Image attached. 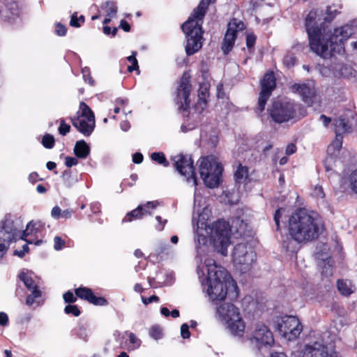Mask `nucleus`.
Returning <instances> with one entry per match:
<instances>
[{"label": "nucleus", "mask_w": 357, "mask_h": 357, "mask_svg": "<svg viewBox=\"0 0 357 357\" xmlns=\"http://www.w3.org/2000/svg\"><path fill=\"white\" fill-rule=\"evenodd\" d=\"M324 23V14L319 10H310L305 18L310 49L326 59L331 57L333 52H343L344 42L354 31L351 26L347 24L326 32Z\"/></svg>", "instance_id": "f257e3e1"}, {"label": "nucleus", "mask_w": 357, "mask_h": 357, "mask_svg": "<svg viewBox=\"0 0 357 357\" xmlns=\"http://www.w3.org/2000/svg\"><path fill=\"white\" fill-rule=\"evenodd\" d=\"M197 275L204 289L212 301H222L227 294L229 286L236 289V283L222 266L212 258L200 259L197 264Z\"/></svg>", "instance_id": "f03ea898"}, {"label": "nucleus", "mask_w": 357, "mask_h": 357, "mask_svg": "<svg viewBox=\"0 0 357 357\" xmlns=\"http://www.w3.org/2000/svg\"><path fill=\"white\" fill-rule=\"evenodd\" d=\"M324 225L316 214L305 209L295 211L289 220L290 236L298 243H306L318 238Z\"/></svg>", "instance_id": "7ed1b4c3"}, {"label": "nucleus", "mask_w": 357, "mask_h": 357, "mask_svg": "<svg viewBox=\"0 0 357 357\" xmlns=\"http://www.w3.org/2000/svg\"><path fill=\"white\" fill-rule=\"evenodd\" d=\"M217 314L231 334L243 336L245 325L238 307L232 303H225L217 307Z\"/></svg>", "instance_id": "20e7f679"}, {"label": "nucleus", "mask_w": 357, "mask_h": 357, "mask_svg": "<svg viewBox=\"0 0 357 357\" xmlns=\"http://www.w3.org/2000/svg\"><path fill=\"white\" fill-rule=\"evenodd\" d=\"M216 250L223 256L227 255V247L230 244V229L229 224L223 220H218L206 228Z\"/></svg>", "instance_id": "39448f33"}, {"label": "nucleus", "mask_w": 357, "mask_h": 357, "mask_svg": "<svg viewBox=\"0 0 357 357\" xmlns=\"http://www.w3.org/2000/svg\"><path fill=\"white\" fill-rule=\"evenodd\" d=\"M222 167L213 155L202 158L199 164V174L205 185L211 188L219 185Z\"/></svg>", "instance_id": "423d86ee"}, {"label": "nucleus", "mask_w": 357, "mask_h": 357, "mask_svg": "<svg viewBox=\"0 0 357 357\" xmlns=\"http://www.w3.org/2000/svg\"><path fill=\"white\" fill-rule=\"evenodd\" d=\"M232 259L236 270L245 273L251 269L252 265L256 261V254L252 246L240 243L234 247Z\"/></svg>", "instance_id": "0eeeda50"}, {"label": "nucleus", "mask_w": 357, "mask_h": 357, "mask_svg": "<svg viewBox=\"0 0 357 357\" xmlns=\"http://www.w3.org/2000/svg\"><path fill=\"white\" fill-rule=\"evenodd\" d=\"M182 29L186 35V54L192 55L199 51L202 46V24L192 19H188L183 24Z\"/></svg>", "instance_id": "6e6552de"}, {"label": "nucleus", "mask_w": 357, "mask_h": 357, "mask_svg": "<svg viewBox=\"0 0 357 357\" xmlns=\"http://www.w3.org/2000/svg\"><path fill=\"white\" fill-rule=\"evenodd\" d=\"M72 124L85 136H89L95 127V116L89 107L84 102L79 104L77 116L71 118Z\"/></svg>", "instance_id": "1a4fd4ad"}, {"label": "nucleus", "mask_w": 357, "mask_h": 357, "mask_svg": "<svg viewBox=\"0 0 357 357\" xmlns=\"http://www.w3.org/2000/svg\"><path fill=\"white\" fill-rule=\"evenodd\" d=\"M271 119L276 123L287 122L296 116V107L293 102L283 99L273 102L268 109Z\"/></svg>", "instance_id": "9d476101"}, {"label": "nucleus", "mask_w": 357, "mask_h": 357, "mask_svg": "<svg viewBox=\"0 0 357 357\" xmlns=\"http://www.w3.org/2000/svg\"><path fill=\"white\" fill-rule=\"evenodd\" d=\"M279 333L289 341L297 339L303 331V326L295 316H284L278 322Z\"/></svg>", "instance_id": "9b49d317"}, {"label": "nucleus", "mask_w": 357, "mask_h": 357, "mask_svg": "<svg viewBox=\"0 0 357 357\" xmlns=\"http://www.w3.org/2000/svg\"><path fill=\"white\" fill-rule=\"evenodd\" d=\"M174 165L176 169L183 176L186 177L188 181H192V185H197L195 174L193 162L190 157L182 154H178L172 157Z\"/></svg>", "instance_id": "f8f14e48"}, {"label": "nucleus", "mask_w": 357, "mask_h": 357, "mask_svg": "<svg viewBox=\"0 0 357 357\" xmlns=\"http://www.w3.org/2000/svg\"><path fill=\"white\" fill-rule=\"evenodd\" d=\"M250 340L259 348L261 346H271L274 343L272 332L268 326L261 323L254 326Z\"/></svg>", "instance_id": "ddd939ff"}, {"label": "nucleus", "mask_w": 357, "mask_h": 357, "mask_svg": "<svg viewBox=\"0 0 357 357\" xmlns=\"http://www.w3.org/2000/svg\"><path fill=\"white\" fill-rule=\"evenodd\" d=\"M261 90L258 100L257 111L261 112L264 110L268 99L275 87V79L273 73H266L261 82Z\"/></svg>", "instance_id": "4468645a"}, {"label": "nucleus", "mask_w": 357, "mask_h": 357, "mask_svg": "<svg viewBox=\"0 0 357 357\" xmlns=\"http://www.w3.org/2000/svg\"><path fill=\"white\" fill-rule=\"evenodd\" d=\"M244 27L243 22L236 19H232L229 22L222 45V50L225 54L232 49L237 32L244 29Z\"/></svg>", "instance_id": "2eb2a0df"}, {"label": "nucleus", "mask_w": 357, "mask_h": 357, "mask_svg": "<svg viewBox=\"0 0 357 357\" xmlns=\"http://www.w3.org/2000/svg\"><path fill=\"white\" fill-rule=\"evenodd\" d=\"M301 355L302 357H337L326 345L319 341L305 344Z\"/></svg>", "instance_id": "dca6fc26"}, {"label": "nucleus", "mask_w": 357, "mask_h": 357, "mask_svg": "<svg viewBox=\"0 0 357 357\" xmlns=\"http://www.w3.org/2000/svg\"><path fill=\"white\" fill-rule=\"evenodd\" d=\"M18 230L14 225L13 220L6 215L0 222V241L8 244L15 240L17 236Z\"/></svg>", "instance_id": "f3484780"}, {"label": "nucleus", "mask_w": 357, "mask_h": 357, "mask_svg": "<svg viewBox=\"0 0 357 357\" xmlns=\"http://www.w3.org/2000/svg\"><path fill=\"white\" fill-rule=\"evenodd\" d=\"M292 87L301 96L305 104L312 105L316 95L313 84H294Z\"/></svg>", "instance_id": "a211bd4d"}, {"label": "nucleus", "mask_w": 357, "mask_h": 357, "mask_svg": "<svg viewBox=\"0 0 357 357\" xmlns=\"http://www.w3.org/2000/svg\"><path fill=\"white\" fill-rule=\"evenodd\" d=\"M75 294L79 298L87 301L95 305H106L107 301L101 296H96L91 289L86 287H79L75 289Z\"/></svg>", "instance_id": "6ab92c4d"}, {"label": "nucleus", "mask_w": 357, "mask_h": 357, "mask_svg": "<svg viewBox=\"0 0 357 357\" xmlns=\"http://www.w3.org/2000/svg\"><path fill=\"white\" fill-rule=\"evenodd\" d=\"M208 97V86L204 84L200 85L198 91V100L194 106V110L197 114H201L207 105V98Z\"/></svg>", "instance_id": "aec40b11"}, {"label": "nucleus", "mask_w": 357, "mask_h": 357, "mask_svg": "<svg viewBox=\"0 0 357 357\" xmlns=\"http://www.w3.org/2000/svg\"><path fill=\"white\" fill-rule=\"evenodd\" d=\"M213 3L211 0H201L197 8L194 10L193 14L189 19L195 20L196 22H199V24H202L203 17L205 15L206 11L208 5Z\"/></svg>", "instance_id": "412c9836"}, {"label": "nucleus", "mask_w": 357, "mask_h": 357, "mask_svg": "<svg viewBox=\"0 0 357 357\" xmlns=\"http://www.w3.org/2000/svg\"><path fill=\"white\" fill-rule=\"evenodd\" d=\"M333 126L337 135H342L343 134L351 131V127L349 123V120L342 116L334 120Z\"/></svg>", "instance_id": "4be33fe9"}, {"label": "nucleus", "mask_w": 357, "mask_h": 357, "mask_svg": "<svg viewBox=\"0 0 357 357\" xmlns=\"http://www.w3.org/2000/svg\"><path fill=\"white\" fill-rule=\"evenodd\" d=\"M337 288L339 292L345 296H349L355 290L354 285L348 280H338L337 281Z\"/></svg>", "instance_id": "5701e85b"}, {"label": "nucleus", "mask_w": 357, "mask_h": 357, "mask_svg": "<svg viewBox=\"0 0 357 357\" xmlns=\"http://www.w3.org/2000/svg\"><path fill=\"white\" fill-rule=\"evenodd\" d=\"M74 153L78 158H86L90 153V147L85 141H78L75 145Z\"/></svg>", "instance_id": "b1692460"}, {"label": "nucleus", "mask_w": 357, "mask_h": 357, "mask_svg": "<svg viewBox=\"0 0 357 357\" xmlns=\"http://www.w3.org/2000/svg\"><path fill=\"white\" fill-rule=\"evenodd\" d=\"M19 279L23 282L26 287L31 291L33 289H38V287L36 285L31 275L28 272L22 271L18 275Z\"/></svg>", "instance_id": "393cba45"}, {"label": "nucleus", "mask_w": 357, "mask_h": 357, "mask_svg": "<svg viewBox=\"0 0 357 357\" xmlns=\"http://www.w3.org/2000/svg\"><path fill=\"white\" fill-rule=\"evenodd\" d=\"M190 92V86L188 83H184L183 82L180 88L178 89V96L183 99L186 107H188L190 104V100L188 99Z\"/></svg>", "instance_id": "a878e982"}, {"label": "nucleus", "mask_w": 357, "mask_h": 357, "mask_svg": "<svg viewBox=\"0 0 357 357\" xmlns=\"http://www.w3.org/2000/svg\"><path fill=\"white\" fill-rule=\"evenodd\" d=\"M146 213L151 214V213H149L147 210L143 208L141 206H139L137 208L128 213L123 220L130 222L133 219H139L142 218L143 215Z\"/></svg>", "instance_id": "bb28decb"}, {"label": "nucleus", "mask_w": 357, "mask_h": 357, "mask_svg": "<svg viewBox=\"0 0 357 357\" xmlns=\"http://www.w3.org/2000/svg\"><path fill=\"white\" fill-rule=\"evenodd\" d=\"M248 176V168L240 165L235 173L236 181L238 183L244 182Z\"/></svg>", "instance_id": "cd10ccee"}, {"label": "nucleus", "mask_w": 357, "mask_h": 357, "mask_svg": "<svg viewBox=\"0 0 357 357\" xmlns=\"http://www.w3.org/2000/svg\"><path fill=\"white\" fill-rule=\"evenodd\" d=\"M128 339L130 342L128 350H135L141 346L142 341L135 333H129Z\"/></svg>", "instance_id": "c85d7f7f"}, {"label": "nucleus", "mask_w": 357, "mask_h": 357, "mask_svg": "<svg viewBox=\"0 0 357 357\" xmlns=\"http://www.w3.org/2000/svg\"><path fill=\"white\" fill-rule=\"evenodd\" d=\"M101 8L105 10L108 17H114L116 14L117 7L114 2L107 1Z\"/></svg>", "instance_id": "c756f323"}, {"label": "nucleus", "mask_w": 357, "mask_h": 357, "mask_svg": "<svg viewBox=\"0 0 357 357\" xmlns=\"http://www.w3.org/2000/svg\"><path fill=\"white\" fill-rule=\"evenodd\" d=\"M151 158L153 160L157 162L160 165H164L165 167H167L169 165V162L166 160V158L163 153H153L151 155Z\"/></svg>", "instance_id": "7c9ffc66"}, {"label": "nucleus", "mask_w": 357, "mask_h": 357, "mask_svg": "<svg viewBox=\"0 0 357 357\" xmlns=\"http://www.w3.org/2000/svg\"><path fill=\"white\" fill-rule=\"evenodd\" d=\"M342 135H337L335 139L328 147V152L335 153V151H339L342 146Z\"/></svg>", "instance_id": "2f4dec72"}, {"label": "nucleus", "mask_w": 357, "mask_h": 357, "mask_svg": "<svg viewBox=\"0 0 357 357\" xmlns=\"http://www.w3.org/2000/svg\"><path fill=\"white\" fill-rule=\"evenodd\" d=\"M36 226V222H34V221H30L27 225H26V228L24 231H23V233L22 234V236L20 237L21 239L26 241V243L28 244H32L33 243V241H30V240H27L26 239V237L30 235L31 234L29 233V229H30V227H34Z\"/></svg>", "instance_id": "473e14b6"}, {"label": "nucleus", "mask_w": 357, "mask_h": 357, "mask_svg": "<svg viewBox=\"0 0 357 357\" xmlns=\"http://www.w3.org/2000/svg\"><path fill=\"white\" fill-rule=\"evenodd\" d=\"M42 143L45 148L52 149L54 144V137L49 134L44 135L42 139Z\"/></svg>", "instance_id": "72a5a7b5"}, {"label": "nucleus", "mask_w": 357, "mask_h": 357, "mask_svg": "<svg viewBox=\"0 0 357 357\" xmlns=\"http://www.w3.org/2000/svg\"><path fill=\"white\" fill-rule=\"evenodd\" d=\"M40 296H41V293L38 289L31 290V294L30 295H29L26 298V305H28L29 306L31 305L34 303L35 299L40 297Z\"/></svg>", "instance_id": "f704fd0d"}, {"label": "nucleus", "mask_w": 357, "mask_h": 357, "mask_svg": "<svg viewBox=\"0 0 357 357\" xmlns=\"http://www.w3.org/2000/svg\"><path fill=\"white\" fill-rule=\"evenodd\" d=\"M149 335L153 339L158 340L162 336V330L159 326H153L149 330Z\"/></svg>", "instance_id": "c9c22d12"}, {"label": "nucleus", "mask_w": 357, "mask_h": 357, "mask_svg": "<svg viewBox=\"0 0 357 357\" xmlns=\"http://www.w3.org/2000/svg\"><path fill=\"white\" fill-rule=\"evenodd\" d=\"M135 56L136 52H134L131 56H129L127 58L128 61L131 63V65L128 67V70L129 72H132L134 70L138 69V63Z\"/></svg>", "instance_id": "e433bc0d"}, {"label": "nucleus", "mask_w": 357, "mask_h": 357, "mask_svg": "<svg viewBox=\"0 0 357 357\" xmlns=\"http://www.w3.org/2000/svg\"><path fill=\"white\" fill-rule=\"evenodd\" d=\"M337 13V11L335 9L333 10L331 7H328L326 10L325 15H324V21L331 22L336 16Z\"/></svg>", "instance_id": "4c0bfd02"}, {"label": "nucleus", "mask_w": 357, "mask_h": 357, "mask_svg": "<svg viewBox=\"0 0 357 357\" xmlns=\"http://www.w3.org/2000/svg\"><path fill=\"white\" fill-rule=\"evenodd\" d=\"M64 311L66 314H73L75 317H78L80 314V311L77 305H66Z\"/></svg>", "instance_id": "58836bf2"}, {"label": "nucleus", "mask_w": 357, "mask_h": 357, "mask_svg": "<svg viewBox=\"0 0 357 357\" xmlns=\"http://www.w3.org/2000/svg\"><path fill=\"white\" fill-rule=\"evenodd\" d=\"M77 336L83 340L84 341L86 342L89 339V335L86 328L84 326H80L79 327L78 331L77 333Z\"/></svg>", "instance_id": "ea45409f"}, {"label": "nucleus", "mask_w": 357, "mask_h": 357, "mask_svg": "<svg viewBox=\"0 0 357 357\" xmlns=\"http://www.w3.org/2000/svg\"><path fill=\"white\" fill-rule=\"evenodd\" d=\"M70 130V126L65 123L63 119H61L60 121V126L59 128V132L61 135H66L68 132H69Z\"/></svg>", "instance_id": "a19ab883"}, {"label": "nucleus", "mask_w": 357, "mask_h": 357, "mask_svg": "<svg viewBox=\"0 0 357 357\" xmlns=\"http://www.w3.org/2000/svg\"><path fill=\"white\" fill-rule=\"evenodd\" d=\"M7 10L13 15H17L19 14V8L16 2H11L10 4L6 6Z\"/></svg>", "instance_id": "79ce46f5"}, {"label": "nucleus", "mask_w": 357, "mask_h": 357, "mask_svg": "<svg viewBox=\"0 0 357 357\" xmlns=\"http://www.w3.org/2000/svg\"><path fill=\"white\" fill-rule=\"evenodd\" d=\"M54 248L56 250H61L65 245V241L63 239H61V238H60L59 236L54 237Z\"/></svg>", "instance_id": "37998d69"}, {"label": "nucleus", "mask_w": 357, "mask_h": 357, "mask_svg": "<svg viewBox=\"0 0 357 357\" xmlns=\"http://www.w3.org/2000/svg\"><path fill=\"white\" fill-rule=\"evenodd\" d=\"M351 187L352 190L357 193V169L351 176Z\"/></svg>", "instance_id": "c03bdc74"}, {"label": "nucleus", "mask_w": 357, "mask_h": 357, "mask_svg": "<svg viewBox=\"0 0 357 357\" xmlns=\"http://www.w3.org/2000/svg\"><path fill=\"white\" fill-rule=\"evenodd\" d=\"M181 335L183 338L190 337V333L189 331V326L187 324H183L181 326Z\"/></svg>", "instance_id": "a18cd8bd"}, {"label": "nucleus", "mask_w": 357, "mask_h": 357, "mask_svg": "<svg viewBox=\"0 0 357 357\" xmlns=\"http://www.w3.org/2000/svg\"><path fill=\"white\" fill-rule=\"evenodd\" d=\"M63 297L66 303H75L77 301V298L70 291L65 293Z\"/></svg>", "instance_id": "49530a36"}, {"label": "nucleus", "mask_w": 357, "mask_h": 357, "mask_svg": "<svg viewBox=\"0 0 357 357\" xmlns=\"http://www.w3.org/2000/svg\"><path fill=\"white\" fill-rule=\"evenodd\" d=\"M256 41V36L251 33L248 34L246 37V44L248 48H251L255 45Z\"/></svg>", "instance_id": "de8ad7c7"}, {"label": "nucleus", "mask_w": 357, "mask_h": 357, "mask_svg": "<svg viewBox=\"0 0 357 357\" xmlns=\"http://www.w3.org/2000/svg\"><path fill=\"white\" fill-rule=\"evenodd\" d=\"M295 57H294L292 55H287L284 57L283 61L284 63L287 66L290 67L294 65L295 63Z\"/></svg>", "instance_id": "09e8293b"}, {"label": "nucleus", "mask_w": 357, "mask_h": 357, "mask_svg": "<svg viewBox=\"0 0 357 357\" xmlns=\"http://www.w3.org/2000/svg\"><path fill=\"white\" fill-rule=\"evenodd\" d=\"M77 162L78 160L76 158L67 156L65 158V165L68 167H71L74 165H76Z\"/></svg>", "instance_id": "8fccbe9b"}, {"label": "nucleus", "mask_w": 357, "mask_h": 357, "mask_svg": "<svg viewBox=\"0 0 357 357\" xmlns=\"http://www.w3.org/2000/svg\"><path fill=\"white\" fill-rule=\"evenodd\" d=\"M340 75L342 77H349L351 74V68L349 67H347L346 66H342L340 68Z\"/></svg>", "instance_id": "3c124183"}, {"label": "nucleus", "mask_w": 357, "mask_h": 357, "mask_svg": "<svg viewBox=\"0 0 357 357\" xmlns=\"http://www.w3.org/2000/svg\"><path fill=\"white\" fill-rule=\"evenodd\" d=\"M61 213L62 211L61 208L59 206H56L52 209L51 215L52 218L55 219H59L61 217Z\"/></svg>", "instance_id": "603ef678"}, {"label": "nucleus", "mask_w": 357, "mask_h": 357, "mask_svg": "<svg viewBox=\"0 0 357 357\" xmlns=\"http://www.w3.org/2000/svg\"><path fill=\"white\" fill-rule=\"evenodd\" d=\"M313 195L317 198H323L324 197V193L322 187L318 185L315 186L313 191Z\"/></svg>", "instance_id": "864d4df0"}, {"label": "nucleus", "mask_w": 357, "mask_h": 357, "mask_svg": "<svg viewBox=\"0 0 357 357\" xmlns=\"http://www.w3.org/2000/svg\"><path fill=\"white\" fill-rule=\"evenodd\" d=\"M142 301L144 304L148 305L153 302H157L159 301V298L156 296H151L149 298L142 297Z\"/></svg>", "instance_id": "5fc2aeb1"}, {"label": "nucleus", "mask_w": 357, "mask_h": 357, "mask_svg": "<svg viewBox=\"0 0 357 357\" xmlns=\"http://www.w3.org/2000/svg\"><path fill=\"white\" fill-rule=\"evenodd\" d=\"M296 150L297 148L295 144L290 143L287 146L285 153L287 155H291L294 153L296 151Z\"/></svg>", "instance_id": "6e6d98bb"}, {"label": "nucleus", "mask_w": 357, "mask_h": 357, "mask_svg": "<svg viewBox=\"0 0 357 357\" xmlns=\"http://www.w3.org/2000/svg\"><path fill=\"white\" fill-rule=\"evenodd\" d=\"M8 322V317L5 312H0V325L6 326Z\"/></svg>", "instance_id": "4d7b16f0"}, {"label": "nucleus", "mask_w": 357, "mask_h": 357, "mask_svg": "<svg viewBox=\"0 0 357 357\" xmlns=\"http://www.w3.org/2000/svg\"><path fill=\"white\" fill-rule=\"evenodd\" d=\"M70 24L72 26H75V27H79L80 26V23L79 22V20L77 17V13H75L72 17H71V20H70Z\"/></svg>", "instance_id": "13d9d810"}, {"label": "nucleus", "mask_w": 357, "mask_h": 357, "mask_svg": "<svg viewBox=\"0 0 357 357\" xmlns=\"http://www.w3.org/2000/svg\"><path fill=\"white\" fill-rule=\"evenodd\" d=\"M283 211H284L283 208H279L275 211V215H274V220H275V225H276L278 229L279 228V222H280V218L281 216V213Z\"/></svg>", "instance_id": "bf43d9fd"}, {"label": "nucleus", "mask_w": 357, "mask_h": 357, "mask_svg": "<svg viewBox=\"0 0 357 357\" xmlns=\"http://www.w3.org/2000/svg\"><path fill=\"white\" fill-rule=\"evenodd\" d=\"M56 33L59 36H64L66 33V28L61 24H58L56 25Z\"/></svg>", "instance_id": "052dcab7"}, {"label": "nucleus", "mask_w": 357, "mask_h": 357, "mask_svg": "<svg viewBox=\"0 0 357 357\" xmlns=\"http://www.w3.org/2000/svg\"><path fill=\"white\" fill-rule=\"evenodd\" d=\"M143 160V155L140 153H135L132 155V161L136 164H140Z\"/></svg>", "instance_id": "680f3d73"}, {"label": "nucleus", "mask_w": 357, "mask_h": 357, "mask_svg": "<svg viewBox=\"0 0 357 357\" xmlns=\"http://www.w3.org/2000/svg\"><path fill=\"white\" fill-rule=\"evenodd\" d=\"M32 314H29V313H27V314H25L24 316H22L20 319V322L22 324H27V323H29L31 321V320L32 319Z\"/></svg>", "instance_id": "e2e57ef3"}, {"label": "nucleus", "mask_w": 357, "mask_h": 357, "mask_svg": "<svg viewBox=\"0 0 357 357\" xmlns=\"http://www.w3.org/2000/svg\"><path fill=\"white\" fill-rule=\"evenodd\" d=\"M74 211L73 209H66L61 213V218H63L65 219H68L71 218L72 215L73 214Z\"/></svg>", "instance_id": "0e129e2a"}, {"label": "nucleus", "mask_w": 357, "mask_h": 357, "mask_svg": "<svg viewBox=\"0 0 357 357\" xmlns=\"http://www.w3.org/2000/svg\"><path fill=\"white\" fill-rule=\"evenodd\" d=\"M0 252L2 253L0 256V257H1L3 255V253H5L8 248V246L10 244H8L6 242H3V241H0Z\"/></svg>", "instance_id": "69168bd1"}, {"label": "nucleus", "mask_w": 357, "mask_h": 357, "mask_svg": "<svg viewBox=\"0 0 357 357\" xmlns=\"http://www.w3.org/2000/svg\"><path fill=\"white\" fill-rule=\"evenodd\" d=\"M319 118H320V120H321V121H322L323 124H324V126L325 127H327V126H328V124L331 123V118H329V117H328V116H326V115H324V114H321V115L320 116V117H319Z\"/></svg>", "instance_id": "338daca9"}, {"label": "nucleus", "mask_w": 357, "mask_h": 357, "mask_svg": "<svg viewBox=\"0 0 357 357\" xmlns=\"http://www.w3.org/2000/svg\"><path fill=\"white\" fill-rule=\"evenodd\" d=\"M120 26L125 31H129L130 29L129 24L125 20L121 21Z\"/></svg>", "instance_id": "774afa93"}]
</instances>
